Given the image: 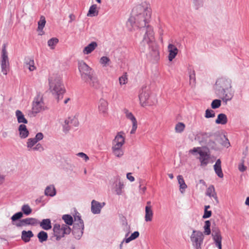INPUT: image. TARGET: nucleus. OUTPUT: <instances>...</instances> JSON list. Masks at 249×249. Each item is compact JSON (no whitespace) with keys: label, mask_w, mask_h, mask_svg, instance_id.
<instances>
[{"label":"nucleus","mask_w":249,"mask_h":249,"mask_svg":"<svg viewBox=\"0 0 249 249\" xmlns=\"http://www.w3.org/2000/svg\"><path fill=\"white\" fill-rule=\"evenodd\" d=\"M152 10L150 5L144 2L137 5L132 9L133 17H130L127 22L133 26L135 24L140 28H145L146 32L143 38V43L153 41L154 39V33L153 28L148 25L151 17Z\"/></svg>","instance_id":"1"},{"label":"nucleus","mask_w":249,"mask_h":249,"mask_svg":"<svg viewBox=\"0 0 249 249\" xmlns=\"http://www.w3.org/2000/svg\"><path fill=\"white\" fill-rule=\"evenodd\" d=\"M231 82V80L229 78L221 77L215 83V93L226 103L231 101L234 95Z\"/></svg>","instance_id":"2"},{"label":"nucleus","mask_w":249,"mask_h":249,"mask_svg":"<svg viewBox=\"0 0 249 249\" xmlns=\"http://www.w3.org/2000/svg\"><path fill=\"white\" fill-rule=\"evenodd\" d=\"M50 89L53 94L56 96L58 102L63 98V94L65 92L64 85L62 83L60 77L49 79Z\"/></svg>","instance_id":"3"},{"label":"nucleus","mask_w":249,"mask_h":249,"mask_svg":"<svg viewBox=\"0 0 249 249\" xmlns=\"http://www.w3.org/2000/svg\"><path fill=\"white\" fill-rule=\"evenodd\" d=\"M71 231V228L64 224L61 225L59 224H55L53 227L54 236L56 241H59L65 234H69Z\"/></svg>","instance_id":"4"},{"label":"nucleus","mask_w":249,"mask_h":249,"mask_svg":"<svg viewBox=\"0 0 249 249\" xmlns=\"http://www.w3.org/2000/svg\"><path fill=\"white\" fill-rule=\"evenodd\" d=\"M204 236L200 231L193 230L190 236V240L195 249H202Z\"/></svg>","instance_id":"5"},{"label":"nucleus","mask_w":249,"mask_h":249,"mask_svg":"<svg viewBox=\"0 0 249 249\" xmlns=\"http://www.w3.org/2000/svg\"><path fill=\"white\" fill-rule=\"evenodd\" d=\"M0 66L1 72L6 75L9 71L10 64L8 56V53L6 49V46L4 44L2 46V49L1 54Z\"/></svg>","instance_id":"6"},{"label":"nucleus","mask_w":249,"mask_h":249,"mask_svg":"<svg viewBox=\"0 0 249 249\" xmlns=\"http://www.w3.org/2000/svg\"><path fill=\"white\" fill-rule=\"evenodd\" d=\"M78 67L81 79L83 81L87 80L89 76L94 73V71L92 68L89 66L84 61H79Z\"/></svg>","instance_id":"7"},{"label":"nucleus","mask_w":249,"mask_h":249,"mask_svg":"<svg viewBox=\"0 0 249 249\" xmlns=\"http://www.w3.org/2000/svg\"><path fill=\"white\" fill-rule=\"evenodd\" d=\"M46 108L42 97L38 95L34 98L32 104V111L34 113L37 114Z\"/></svg>","instance_id":"8"},{"label":"nucleus","mask_w":249,"mask_h":249,"mask_svg":"<svg viewBox=\"0 0 249 249\" xmlns=\"http://www.w3.org/2000/svg\"><path fill=\"white\" fill-rule=\"evenodd\" d=\"M22 212H19L15 213L11 217V219L12 222H16L17 220L21 219L24 214L26 215H30L32 210L28 204H24L21 207Z\"/></svg>","instance_id":"9"},{"label":"nucleus","mask_w":249,"mask_h":249,"mask_svg":"<svg viewBox=\"0 0 249 249\" xmlns=\"http://www.w3.org/2000/svg\"><path fill=\"white\" fill-rule=\"evenodd\" d=\"M18 222H12L13 225H15L18 227H21L23 226H27L29 225L31 226H36L39 223L38 220L35 218L33 217H27L25 219H19Z\"/></svg>","instance_id":"10"},{"label":"nucleus","mask_w":249,"mask_h":249,"mask_svg":"<svg viewBox=\"0 0 249 249\" xmlns=\"http://www.w3.org/2000/svg\"><path fill=\"white\" fill-rule=\"evenodd\" d=\"M155 40V38L153 41L147 43L146 42H144L143 43V40L141 43V45H144L145 43L149 45L150 48V53L149 54L151 57V59L154 61L158 60L159 58V52L158 50V46L154 42Z\"/></svg>","instance_id":"11"},{"label":"nucleus","mask_w":249,"mask_h":249,"mask_svg":"<svg viewBox=\"0 0 249 249\" xmlns=\"http://www.w3.org/2000/svg\"><path fill=\"white\" fill-rule=\"evenodd\" d=\"M88 84L90 87L98 89L100 88L101 84L98 77L94 73L91 75L87 78V80L84 81Z\"/></svg>","instance_id":"12"},{"label":"nucleus","mask_w":249,"mask_h":249,"mask_svg":"<svg viewBox=\"0 0 249 249\" xmlns=\"http://www.w3.org/2000/svg\"><path fill=\"white\" fill-rule=\"evenodd\" d=\"M212 236L215 244L218 247V249H222V237L218 228L216 227L213 228Z\"/></svg>","instance_id":"13"},{"label":"nucleus","mask_w":249,"mask_h":249,"mask_svg":"<svg viewBox=\"0 0 249 249\" xmlns=\"http://www.w3.org/2000/svg\"><path fill=\"white\" fill-rule=\"evenodd\" d=\"M149 97V91L146 86H143L139 95L140 103L144 106L146 104V101Z\"/></svg>","instance_id":"14"},{"label":"nucleus","mask_w":249,"mask_h":249,"mask_svg":"<svg viewBox=\"0 0 249 249\" xmlns=\"http://www.w3.org/2000/svg\"><path fill=\"white\" fill-rule=\"evenodd\" d=\"M199 157L198 158L200 162V166H206L209 163L210 156L207 152L199 150L198 151Z\"/></svg>","instance_id":"15"},{"label":"nucleus","mask_w":249,"mask_h":249,"mask_svg":"<svg viewBox=\"0 0 249 249\" xmlns=\"http://www.w3.org/2000/svg\"><path fill=\"white\" fill-rule=\"evenodd\" d=\"M124 113L125 114L126 118L131 120L132 123V128L130 131V133L134 134L135 133L137 128V121L136 119L133 114L131 112H129V111L126 109H124Z\"/></svg>","instance_id":"16"},{"label":"nucleus","mask_w":249,"mask_h":249,"mask_svg":"<svg viewBox=\"0 0 249 249\" xmlns=\"http://www.w3.org/2000/svg\"><path fill=\"white\" fill-rule=\"evenodd\" d=\"M84 229V225H83V226H81L78 224H73L72 233L76 239H80L83 234Z\"/></svg>","instance_id":"17"},{"label":"nucleus","mask_w":249,"mask_h":249,"mask_svg":"<svg viewBox=\"0 0 249 249\" xmlns=\"http://www.w3.org/2000/svg\"><path fill=\"white\" fill-rule=\"evenodd\" d=\"M105 205V203H101L95 200L91 201V211L94 214H98L101 212V210Z\"/></svg>","instance_id":"18"},{"label":"nucleus","mask_w":249,"mask_h":249,"mask_svg":"<svg viewBox=\"0 0 249 249\" xmlns=\"http://www.w3.org/2000/svg\"><path fill=\"white\" fill-rule=\"evenodd\" d=\"M169 52L168 60L172 61L175 58L178 53V49L176 46L172 44H169L168 46Z\"/></svg>","instance_id":"19"},{"label":"nucleus","mask_w":249,"mask_h":249,"mask_svg":"<svg viewBox=\"0 0 249 249\" xmlns=\"http://www.w3.org/2000/svg\"><path fill=\"white\" fill-rule=\"evenodd\" d=\"M206 195L210 197H213L215 201L216 204H218L219 203V200L213 185H210L207 188Z\"/></svg>","instance_id":"20"},{"label":"nucleus","mask_w":249,"mask_h":249,"mask_svg":"<svg viewBox=\"0 0 249 249\" xmlns=\"http://www.w3.org/2000/svg\"><path fill=\"white\" fill-rule=\"evenodd\" d=\"M18 130L20 138L25 139L29 136V132L24 124H20Z\"/></svg>","instance_id":"21"},{"label":"nucleus","mask_w":249,"mask_h":249,"mask_svg":"<svg viewBox=\"0 0 249 249\" xmlns=\"http://www.w3.org/2000/svg\"><path fill=\"white\" fill-rule=\"evenodd\" d=\"M221 160L220 159L216 160L215 163L213 165L214 171L217 176L220 178L223 177V174L221 169Z\"/></svg>","instance_id":"22"},{"label":"nucleus","mask_w":249,"mask_h":249,"mask_svg":"<svg viewBox=\"0 0 249 249\" xmlns=\"http://www.w3.org/2000/svg\"><path fill=\"white\" fill-rule=\"evenodd\" d=\"M124 143V137L120 134V133H118L115 137L113 142V146H122Z\"/></svg>","instance_id":"23"},{"label":"nucleus","mask_w":249,"mask_h":249,"mask_svg":"<svg viewBox=\"0 0 249 249\" xmlns=\"http://www.w3.org/2000/svg\"><path fill=\"white\" fill-rule=\"evenodd\" d=\"M108 103L104 99H101L99 102L98 108L100 113L105 114L107 110Z\"/></svg>","instance_id":"24"},{"label":"nucleus","mask_w":249,"mask_h":249,"mask_svg":"<svg viewBox=\"0 0 249 249\" xmlns=\"http://www.w3.org/2000/svg\"><path fill=\"white\" fill-rule=\"evenodd\" d=\"M97 47V43L96 42H92L88 46L85 47L83 52L85 54H88L91 53Z\"/></svg>","instance_id":"25"},{"label":"nucleus","mask_w":249,"mask_h":249,"mask_svg":"<svg viewBox=\"0 0 249 249\" xmlns=\"http://www.w3.org/2000/svg\"><path fill=\"white\" fill-rule=\"evenodd\" d=\"M33 236L34 234L31 231H23L21 232V239L25 243L29 242Z\"/></svg>","instance_id":"26"},{"label":"nucleus","mask_w":249,"mask_h":249,"mask_svg":"<svg viewBox=\"0 0 249 249\" xmlns=\"http://www.w3.org/2000/svg\"><path fill=\"white\" fill-rule=\"evenodd\" d=\"M145 221L146 222L151 221L153 216V212L151 206H145Z\"/></svg>","instance_id":"27"},{"label":"nucleus","mask_w":249,"mask_h":249,"mask_svg":"<svg viewBox=\"0 0 249 249\" xmlns=\"http://www.w3.org/2000/svg\"><path fill=\"white\" fill-rule=\"evenodd\" d=\"M15 114L18 123H23L24 124L28 123L27 120L25 118L24 114L20 110H17Z\"/></svg>","instance_id":"28"},{"label":"nucleus","mask_w":249,"mask_h":249,"mask_svg":"<svg viewBox=\"0 0 249 249\" xmlns=\"http://www.w3.org/2000/svg\"><path fill=\"white\" fill-rule=\"evenodd\" d=\"M215 122L216 124L222 125L226 124L228 122V118L226 115L224 113L219 114Z\"/></svg>","instance_id":"29"},{"label":"nucleus","mask_w":249,"mask_h":249,"mask_svg":"<svg viewBox=\"0 0 249 249\" xmlns=\"http://www.w3.org/2000/svg\"><path fill=\"white\" fill-rule=\"evenodd\" d=\"M25 66H26L30 71H32L36 69L34 60L33 58L27 57L25 59Z\"/></svg>","instance_id":"30"},{"label":"nucleus","mask_w":249,"mask_h":249,"mask_svg":"<svg viewBox=\"0 0 249 249\" xmlns=\"http://www.w3.org/2000/svg\"><path fill=\"white\" fill-rule=\"evenodd\" d=\"M44 194L47 196L53 197L56 195V190L53 185H51L47 186L46 188Z\"/></svg>","instance_id":"31"},{"label":"nucleus","mask_w":249,"mask_h":249,"mask_svg":"<svg viewBox=\"0 0 249 249\" xmlns=\"http://www.w3.org/2000/svg\"><path fill=\"white\" fill-rule=\"evenodd\" d=\"M39 224L40 226L45 230H49L52 228L51 221L49 218L43 219Z\"/></svg>","instance_id":"32"},{"label":"nucleus","mask_w":249,"mask_h":249,"mask_svg":"<svg viewBox=\"0 0 249 249\" xmlns=\"http://www.w3.org/2000/svg\"><path fill=\"white\" fill-rule=\"evenodd\" d=\"M178 183L179 184V190L181 193H183L185 189L187 188L183 177L181 175H178L177 177Z\"/></svg>","instance_id":"33"},{"label":"nucleus","mask_w":249,"mask_h":249,"mask_svg":"<svg viewBox=\"0 0 249 249\" xmlns=\"http://www.w3.org/2000/svg\"><path fill=\"white\" fill-rule=\"evenodd\" d=\"M122 147L113 146L112 147L113 154L118 158H120L124 155V151L122 149Z\"/></svg>","instance_id":"34"},{"label":"nucleus","mask_w":249,"mask_h":249,"mask_svg":"<svg viewBox=\"0 0 249 249\" xmlns=\"http://www.w3.org/2000/svg\"><path fill=\"white\" fill-rule=\"evenodd\" d=\"M97 9V5L93 4L92 5L89 9L88 13L87 14L88 16L89 17H93L97 16L98 14V11L96 10Z\"/></svg>","instance_id":"35"},{"label":"nucleus","mask_w":249,"mask_h":249,"mask_svg":"<svg viewBox=\"0 0 249 249\" xmlns=\"http://www.w3.org/2000/svg\"><path fill=\"white\" fill-rule=\"evenodd\" d=\"M37 236L38 238L39 241L41 243L47 241L48 237L47 233L43 231L38 232Z\"/></svg>","instance_id":"36"},{"label":"nucleus","mask_w":249,"mask_h":249,"mask_svg":"<svg viewBox=\"0 0 249 249\" xmlns=\"http://www.w3.org/2000/svg\"><path fill=\"white\" fill-rule=\"evenodd\" d=\"M62 219L64 221L66 224L68 226L72 225L73 223L72 217L70 214H64L62 216Z\"/></svg>","instance_id":"37"},{"label":"nucleus","mask_w":249,"mask_h":249,"mask_svg":"<svg viewBox=\"0 0 249 249\" xmlns=\"http://www.w3.org/2000/svg\"><path fill=\"white\" fill-rule=\"evenodd\" d=\"M139 235V232L138 231H135L133 233H132L129 237L124 238V241H125V242L126 243H128L131 241L132 240H135V239L138 238Z\"/></svg>","instance_id":"38"},{"label":"nucleus","mask_w":249,"mask_h":249,"mask_svg":"<svg viewBox=\"0 0 249 249\" xmlns=\"http://www.w3.org/2000/svg\"><path fill=\"white\" fill-rule=\"evenodd\" d=\"M185 127V125L184 123L181 122L178 123L175 126V131L177 133H180L182 132Z\"/></svg>","instance_id":"39"},{"label":"nucleus","mask_w":249,"mask_h":249,"mask_svg":"<svg viewBox=\"0 0 249 249\" xmlns=\"http://www.w3.org/2000/svg\"><path fill=\"white\" fill-rule=\"evenodd\" d=\"M46 24L45 18L44 16H41L40 20L38 22V30L42 31Z\"/></svg>","instance_id":"40"},{"label":"nucleus","mask_w":249,"mask_h":249,"mask_svg":"<svg viewBox=\"0 0 249 249\" xmlns=\"http://www.w3.org/2000/svg\"><path fill=\"white\" fill-rule=\"evenodd\" d=\"M72 121V120L71 121H70L69 119L65 120V121L64 122V124L63 125V131L65 133H67V132H68L69 131V130H70L71 127L69 125V124H71Z\"/></svg>","instance_id":"41"},{"label":"nucleus","mask_w":249,"mask_h":249,"mask_svg":"<svg viewBox=\"0 0 249 249\" xmlns=\"http://www.w3.org/2000/svg\"><path fill=\"white\" fill-rule=\"evenodd\" d=\"M58 41V39L56 37H53L48 41V45L50 47L51 49H53Z\"/></svg>","instance_id":"42"},{"label":"nucleus","mask_w":249,"mask_h":249,"mask_svg":"<svg viewBox=\"0 0 249 249\" xmlns=\"http://www.w3.org/2000/svg\"><path fill=\"white\" fill-rule=\"evenodd\" d=\"M211 222L209 220H207L205 222V225L204 226L205 234L208 235L211 234Z\"/></svg>","instance_id":"43"},{"label":"nucleus","mask_w":249,"mask_h":249,"mask_svg":"<svg viewBox=\"0 0 249 249\" xmlns=\"http://www.w3.org/2000/svg\"><path fill=\"white\" fill-rule=\"evenodd\" d=\"M221 105V101L219 99H214L211 103V107L213 109L219 108Z\"/></svg>","instance_id":"44"},{"label":"nucleus","mask_w":249,"mask_h":249,"mask_svg":"<svg viewBox=\"0 0 249 249\" xmlns=\"http://www.w3.org/2000/svg\"><path fill=\"white\" fill-rule=\"evenodd\" d=\"M124 184L119 181L118 184L116 185L115 189L116 193L118 195H120L122 194V189L124 188Z\"/></svg>","instance_id":"45"},{"label":"nucleus","mask_w":249,"mask_h":249,"mask_svg":"<svg viewBox=\"0 0 249 249\" xmlns=\"http://www.w3.org/2000/svg\"><path fill=\"white\" fill-rule=\"evenodd\" d=\"M37 142L34 138H29L27 142V147L28 148H32Z\"/></svg>","instance_id":"46"},{"label":"nucleus","mask_w":249,"mask_h":249,"mask_svg":"<svg viewBox=\"0 0 249 249\" xmlns=\"http://www.w3.org/2000/svg\"><path fill=\"white\" fill-rule=\"evenodd\" d=\"M190 84L194 85L196 82V75L194 71H189Z\"/></svg>","instance_id":"47"},{"label":"nucleus","mask_w":249,"mask_h":249,"mask_svg":"<svg viewBox=\"0 0 249 249\" xmlns=\"http://www.w3.org/2000/svg\"><path fill=\"white\" fill-rule=\"evenodd\" d=\"M78 215H76L74 216V224H78L80 225L81 226H83L84 225V221L81 219V216L80 215V214L78 213Z\"/></svg>","instance_id":"48"},{"label":"nucleus","mask_w":249,"mask_h":249,"mask_svg":"<svg viewBox=\"0 0 249 249\" xmlns=\"http://www.w3.org/2000/svg\"><path fill=\"white\" fill-rule=\"evenodd\" d=\"M215 116L214 111L212 109H207L205 111V117L206 118H213Z\"/></svg>","instance_id":"49"},{"label":"nucleus","mask_w":249,"mask_h":249,"mask_svg":"<svg viewBox=\"0 0 249 249\" xmlns=\"http://www.w3.org/2000/svg\"><path fill=\"white\" fill-rule=\"evenodd\" d=\"M110 61V59L107 56H102L100 59V63L103 66H106Z\"/></svg>","instance_id":"50"},{"label":"nucleus","mask_w":249,"mask_h":249,"mask_svg":"<svg viewBox=\"0 0 249 249\" xmlns=\"http://www.w3.org/2000/svg\"><path fill=\"white\" fill-rule=\"evenodd\" d=\"M207 145L210 148L212 149L216 150L217 149L215 142L213 140H209V141L208 142Z\"/></svg>","instance_id":"51"},{"label":"nucleus","mask_w":249,"mask_h":249,"mask_svg":"<svg viewBox=\"0 0 249 249\" xmlns=\"http://www.w3.org/2000/svg\"><path fill=\"white\" fill-rule=\"evenodd\" d=\"M196 9L202 6L203 0H192Z\"/></svg>","instance_id":"52"},{"label":"nucleus","mask_w":249,"mask_h":249,"mask_svg":"<svg viewBox=\"0 0 249 249\" xmlns=\"http://www.w3.org/2000/svg\"><path fill=\"white\" fill-rule=\"evenodd\" d=\"M127 82V78L126 75H123L119 78V83L120 85L125 84Z\"/></svg>","instance_id":"53"},{"label":"nucleus","mask_w":249,"mask_h":249,"mask_svg":"<svg viewBox=\"0 0 249 249\" xmlns=\"http://www.w3.org/2000/svg\"><path fill=\"white\" fill-rule=\"evenodd\" d=\"M32 149L34 151H42L44 150V148L42 145L40 143H38L36 144L35 147H32Z\"/></svg>","instance_id":"54"},{"label":"nucleus","mask_w":249,"mask_h":249,"mask_svg":"<svg viewBox=\"0 0 249 249\" xmlns=\"http://www.w3.org/2000/svg\"><path fill=\"white\" fill-rule=\"evenodd\" d=\"M43 137H44V136H43V134L42 133L38 132L36 134V137L34 138L38 142V141L42 140L43 138Z\"/></svg>","instance_id":"55"},{"label":"nucleus","mask_w":249,"mask_h":249,"mask_svg":"<svg viewBox=\"0 0 249 249\" xmlns=\"http://www.w3.org/2000/svg\"><path fill=\"white\" fill-rule=\"evenodd\" d=\"M212 215V211H208V210H204V213L202 216L203 218H208L211 217Z\"/></svg>","instance_id":"56"},{"label":"nucleus","mask_w":249,"mask_h":249,"mask_svg":"<svg viewBox=\"0 0 249 249\" xmlns=\"http://www.w3.org/2000/svg\"><path fill=\"white\" fill-rule=\"evenodd\" d=\"M199 150H201V148L200 147H194L193 149H190L189 150V153L193 154L196 152L198 153V151Z\"/></svg>","instance_id":"57"},{"label":"nucleus","mask_w":249,"mask_h":249,"mask_svg":"<svg viewBox=\"0 0 249 249\" xmlns=\"http://www.w3.org/2000/svg\"><path fill=\"white\" fill-rule=\"evenodd\" d=\"M247 169V167L243 164H239L238 166V169L240 172H244Z\"/></svg>","instance_id":"58"},{"label":"nucleus","mask_w":249,"mask_h":249,"mask_svg":"<svg viewBox=\"0 0 249 249\" xmlns=\"http://www.w3.org/2000/svg\"><path fill=\"white\" fill-rule=\"evenodd\" d=\"M127 178L130 181H134L135 180V178L131 175V173H129L126 174Z\"/></svg>","instance_id":"59"},{"label":"nucleus","mask_w":249,"mask_h":249,"mask_svg":"<svg viewBox=\"0 0 249 249\" xmlns=\"http://www.w3.org/2000/svg\"><path fill=\"white\" fill-rule=\"evenodd\" d=\"M78 155L81 158H83L85 160H88L89 159V157L84 153H79Z\"/></svg>","instance_id":"60"},{"label":"nucleus","mask_w":249,"mask_h":249,"mask_svg":"<svg viewBox=\"0 0 249 249\" xmlns=\"http://www.w3.org/2000/svg\"><path fill=\"white\" fill-rule=\"evenodd\" d=\"M75 18H76L74 14H70L69 15L70 20L69 21V23H71L73 21L75 20Z\"/></svg>","instance_id":"61"},{"label":"nucleus","mask_w":249,"mask_h":249,"mask_svg":"<svg viewBox=\"0 0 249 249\" xmlns=\"http://www.w3.org/2000/svg\"><path fill=\"white\" fill-rule=\"evenodd\" d=\"M225 139H226V143H225V144H222L224 145L225 146L228 147V146L230 145V142H228V139L225 138Z\"/></svg>","instance_id":"62"},{"label":"nucleus","mask_w":249,"mask_h":249,"mask_svg":"<svg viewBox=\"0 0 249 249\" xmlns=\"http://www.w3.org/2000/svg\"><path fill=\"white\" fill-rule=\"evenodd\" d=\"M245 204L249 206V196L247 197L245 201Z\"/></svg>","instance_id":"63"},{"label":"nucleus","mask_w":249,"mask_h":249,"mask_svg":"<svg viewBox=\"0 0 249 249\" xmlns=\"http://www.w3.org/2000/svg\"><path fill=\"white\" fill-rule=\"evenodd\" d=\"M4 178L3 176H0V184H2L4 181Z\"/></svg>","instance_id":"64"}]
</instances>
